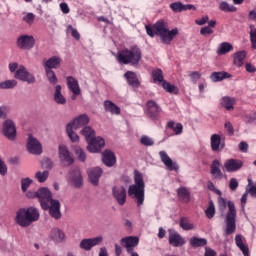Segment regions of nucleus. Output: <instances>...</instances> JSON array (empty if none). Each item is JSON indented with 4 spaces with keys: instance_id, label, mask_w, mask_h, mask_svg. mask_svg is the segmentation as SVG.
Wrapping results in <instances>:
<instances>
[{
    "instance_id": "obj_51",
    "label": "nucleus",
    "mask_w": 256,
    "mask_h": 256,
    "mask_svg": "<svg viewBox=\"0 0 256 256\" xmlns=\"http://www.w3.org/2000/svg\"><path fill=\"white\" fill-rule=\"evenodd\" d=\"M250 41L252 49H256V28L254 25L250 26Z\"/></svg>"
},
{
    "instance_id": "obj_24",
    "label": "nucleus",
    "mask_w": 256,
    "mask_h": 256,
    "mask_svg": "<svg viewBox=\"0 0 256 256\" xmlns=\"http://www.w3.org/2000/svg\"><path fill=\"white\" fill-rule=\"evenodd\" d=\"M49 213L53 219H61V203L59 200H52L49 204Z\"/></svg>"
},
{
    "instance_id": "obj_41",
    "label": "nucleus",
    "mask_w": 256,
    "mask_h": 256,
    "mask_svg": "<svg viewBox=\"0 0 256 256\" xmlns=\"http://www.w3.org/2000/svg\"><path fill=\"white\" fill-rule=\"evenodd\" d=\"M190 245L191 247H193L194 249H197V247H205V245H207V239L205 238H199L197 236H193L190 239Z\"/></svg>"
},
{
    "instance_id": "obj_23",
    "label": "nucleus",
    "mask_w": 256,
    "mask_h": 256,
    "mask_svg": "<svg viewBox=\"0 0 256 256\" xmlns=\"http://www.w3.org/2000/svg\"><path fill=\"white\" fill-rule=\"evenodd\" d=\"M210 174L212 175L213 179H218L221 181L223 179V172L221 171V162L218 159L212 161L210 166Z\"/></svg>"
},
{
    "instance_id": "obj_14",
    "label": "nucleus",
    "mask_w": 256,
    "mask_h": 256,
    "mask_svg": "<svg viewBox=\"0 0 256 256\" xmlns=\"http://www.w3.org/2000/svg\"><path fill=\"white\" fill-rule=\"evenodd\" d=\"M27 149L32 155H41L43 153V145L32 135L28 137Z\"/></svg>"
},
{
    "instance_id": "obj_52",
    "label": "nucleus",
    "mask_w": 256,
    "mask_h": 256,
    "mask_svg": "<svg viewBox=\"0 0 256 256\" xmlns=\"http://www.w3.org/2000/svg\"><path fill=\"white\" fill-rule=\"evenodd\" d=\"M140 143L145 147H153V145H155V141H153V139H151L149 136H142Z\"/></svg>"
},
{
    "instance_id": "obj_55",
    "label": "nucleus",
    "mask_w": 256,
    "mask_h": 256,
    "mask_svg": "<svg viewBox=\"0 0 256 256\" xmlns=\"http://www.w3.org/2000/svg\"><path fill=\"white\" fill-rule=\"evenodd\" d=\"M218 207H219V211H221V213H223L225 211V209H227V200H225V198L220 196L218 198Z\"/></svg>"
},
{
    "instance_id": "obj_54",
    "label": "nucleus",
    "mask_w": 256,
    "mask_h": 256,
    "mask_svg": "<svg viewBox=\"0 0 256 256\" xmlns=\"http://www.w3.org/2000/svg\"><path fill=\"white\" fill-rule=\"evenodd\" d=\"M170 9L174 11V13H181L183 11V3L181 2H174L170 4Z\"/></svg>"
},
{
    "instance_id": "obj_8",
    "label": "nucleus",
    "mask_w": 256,
    "mask_h": 256,
    "mask_svg": "<svg viewBox=\"0 0 256 256\" xmlns=\"http://www.w3.org/2000/svg\"><path fill=\"white\" fill-rule=\"evenodd\" d=\"M145 115L151 121H159L161 119V107L157 102L149 100L146 103Z\"/></svg>"
},
{
    "instance_id": "obj_58",
    "label": "nucleus",
    "mask_w": 256,
    "mask_h": 256,
    "mask_svg": "<svg viewBox=\"0 0 256 256\" xmlns=\"http://www.w3.org/2000/svg\"><path fill=\"white\" fill-rule=\"evenodd\" d=\"M224 128L226 129L228 135H235V129L233 128V124H231V122L227 121L224 124Z\"/></svg>"
},
{
    "instance_id": "obj_11",
    "label": "nucleus",
    "mask_w": 256,
    "mask_h": 256,
    "mask_svg": "<svg viewBox=\"0 0 256 256\" xmlns=\"http://www.w3.org/2000/svg\"><path fill=\"white\" fill-rule=\"evenodd\" d=\"M15 79H19L20 81H24L25 83H28L29 85L35 83L36 79L33 74H31L29 71H27V68L24 66H19L17 71L14 74Z\"/></svg>"
},
{
    "instance_id": "obj_13",
    "label": "nucleus",
    "mask_w": 256,
    "mask_h": 256,
    "mask_svg": "<svg viewBox=\"0 0 256 256\" xmlns=\"http://www.w3.org/2000/svg\"><path fill=\"white\" fill-rule=\"evenodd\" d=\"M101 243H103V236L85 238L81 240L79 247L84 251H91L93 247H97V245H101Z\"/></svg>"
},
{
    "instance_id": "obj_21",
    "label": "nucleus",
    "mask_w": 256,
    "mask_h": 256,
    "mask_svg": "<svg viewBox=\"0 0 256 256\" xmlns=\"http://www.w3.org/2000/svg\"><path fill=\"white\" fill-rule=\"evenodd\" d=\"M70 179L77 189L83 186V175H81V170L75 167L70 171Z\"/></svg>"
},
{
    "instance_id": "obj_40",
    "label": "nucleus",
    "mask_w": 256,
    "mask_h": 256,
    "mask_svg": "<svg viewBox=\"0 0 256 256\" xmlns=\"http://www.w3.org/2000/svg\"><path fill=\"white\" fill-rule=\"evenodd\" d=\"M179 226L184 231H193L195 229V224L191 223V220L187 217L180 218Z\"/></svg>"
},
{
    "instance_id": "obj_22",
    "label": "nucleus",
    "mask_w": 256,
    "mask_h": 256,
    "mask_svg": "<svg viewBox=\"0 0 256 256\" xmlns=\"http://www.w3.org/2000/svg\"><path fill=\"white\" fill-rule=\"evenodd\" d=\"M43 67L44 71H53V69H59V67H61V58L58 56H52L43 62Z\"/></svg>"
},
{
    "instance_id": "obj_28",
    "label": "nucleus",
    "mask_w": 256,
    "mask_h": 256,
    "mask_svg": "<svg viewBox=\"0 0 256 256\" xmlns=\"http://www.w3.org/2000/svg\"><path fill=\"white\" fill-rule=\"evenodd\" d=\"M125 79L127 80L128 85L130 87H134V89H139L141 82H139V78H137V74L133 71H127L124 74Z\"/></svg>"
},
{
    "instance_id": "obj_62",
    "label": "nucleus",
    "mask_w": 256,
    "mask_h": 256,
    "mask_svg": "<svg viewBox=\"0 0 256 256\" xmlns=\"http://www.w3.org/2000/svg\"><path fill=\"white\" fill-rule=\"evenodd\" d=\"M42 167H44V169H51V167H53V161L49 158H44L42 160Z\"/></svg>"
},
{
    "instance_id": "obj_29",
    "label": "nucleus",
    "mask_w": 256,
    "mask_h": 256,
    "mask_svg": "<svg viewBox=\"0 0 256 256\" xmlns=\"http://www.w3.org/2000/svg\"><path fill=\"white\" fill-rule=\"evenodd\" d=\"M67 86L70 91H72L73 95H81V88L79 87V81L72 76H68L66 78Z\"/></svg>"
},
{
    "instance_id": "obj_18",
    "label": "nucleus",
    "mask_w": 256,
    "mask_h": 256,
    "mask_svg": "<svg viewBox=\"0 0 256 256\" xmlns=\"http://www.w3.org/2000/svg\"><path fill=\"white\" fill-rule=\"evenodd\" d=\"M112 195L113 197H115L117 203L121 206L125 205V203L127 202V190L123 186L120 188L114 186L112 188Z\"/></svg>"
},
{
    "instance_id": "obj_12",
    "label": "nucleus",
    "mask_w": 256,
    "mask_h": 256,
    "mask_svg": "<svg viewBox=\"0 0 256 256\" xmlns=\"http://www.w3.org/2000/svg\"><path fill=\"white\" fill-rule=\"evenodd\" d=\"M3 134L9 139V141H15L17 139V128L13 120L7 119L3 123Z\"/></svg>"
},
{
    "instance_id": "obj_45",
    "label": "nucleus",
    "mask_w": 256,
    "mask_h": 256,
    "mask_svg": "<svg viewBox=\"0 0 256 256\" xmlns=\"http://www.w3.org/2000/svg\"><path fill=\"white\" fill-rule=\"evenodd\" d=\"M81 133L85 137L87 143L89 142L90 139L95 137V130H93V128L89 126L84 127Z\"/></svg>"
},
{
    "instance_id": "obj_10",
    "label": "nucleus",
    "mask_w": 256,
    "mask_h": 256,
    "mask_svg": "<svg viewBox=\"0 0 256 256\" xmlns=\"http://www.w3.org/2000/svg\"><path fill=\"white\" fill-rule=\"evenodd\" d=\"M122 247H125L127 253H130L131 256H139L137 252H134L133 249L139 245V238L135 236L124 237L120 240Z\"/></svg>"
},
{
    "instance_id": "obj_59",
    "label": "nucleus",
    "mask_w": 256,
    "mask_h": 256,
    "mask_svg": "<svg viewBox=\"0 0 256 256\" xmlns=\"http://www.w3.org/2000/svg\"><path fill=\"white\" fill-rule=\"evenodd\" d=\"M23 21H25V23H28V25H33V21H35V14L28 13L23 17Z\"/></svg>"
},
{
    "instance_id": "obj_7",
    "label": "nucleus",
    "mask_w": 256,
    "mask_h": 256,
    "mask_svg": "<svg viewBox=\"0 0 256 256\" xmlns=\"http://www.w3.org/2000/svg\"><path fill=\"white\" fill-rule=\"evenodd\" d=\"M36 197L37 199H39L41 208L44 211H49V205H51V202L54 201L51 190L48 188L42 187L38 191H36Z\"/></svg>"
},
{
    "instance_id": "obj_33",
    "label": "nucleus",
    "mask_w": 256,
    "mask_h": 256,
    "mask_svg": "<svg viewBox=\"0 0 256 256\" xmlns=\"http://www.w3.org/2000/svg\"><path fill=\"white\" fill-rule=\"evenodd\" d=\"M104 109L108 113H111L112 115H121V108L117 106L113 101L105 100L104 101Z\"/></svg>"
},
{
    "instance_id": "obj_20",
    "label": "nucleus",
    "mask_w": 256,
    "mask_h": 256,
    "mask_svg": "<svg viewBox=\"0 0 256 256\" xmlns=\"http://www.w3.org/2000/svg\"><path fill=\"white\" fill-rule=\"evenodd\" d=\"M168 241L172 247H183L185 245V238L181 237L176 231L169 232Z\"/></svg>"
},
{
    "instance_id": "obj_25",
    "label": "nucleus",
    "mask_w": 256,
    "mask_h": 256,
    "mask_svg": "<svg viewBox=\"0 0 256 256\" xmlns=\"http://www.w3.org/2000/svg\"><path fill=\"white\" fill-rule=\"evenodd\" d=\"M88 124L89 116H87V114L79 115L71 123H68V125H71V127L74 128L75 131H77V129H81V127H85V125Z\"/></svg>"
},
{
    "instance_id": "obj_36",
    "label": "nucleus",
    "mask_w": 256,
    "mask_h": 256,
    "mask_svg": "<svg viewBox=\"0 0 256 256\" xmlns=\"http://www.w3.org/2000/svg\"><path fill=\"white\" fill-rule=\"evenodd\" d=\"M221 105L226 111H233L235 105V98L224 96L221 100Z\"/></svg>"
},
{
    "instance_id": "obj_9",
    "label": "nucleus",
    "mask_w": 256,
    "mask_h": 256,
    "mask_svg": "<svg viewBox=\"0 0 256 256\" xmlns=\"http://www.w3.org/2000/svg\"><path fill=\"white\" fill-rule=\"evenodd\" d=\"M58 157L60 162L64 165V167H71L73 163H75V159L73 158V154L69 151L67 146L61 144L58 147Z\"/></svg>"
},
{
    "instance_id": "obj_19",
    "label": "nucleus",
    "mask_w": 256,
    "mask_h": 256,
    "mask_svg": "<svg viewBox=\"0 0 256 256\" xmlns=\"http://www.w3.org/2000/svg\"><path fill=\"white\" fill-rule=\"evenodd\" d=\"M159 157L162 161V163L167 167L168 171H179V165L177 162H173L171 157L167 154L165 151L159 152Z\"/></svg>"
},
{
    "instance_id": "obj_50",
    "label": "nucleus",
    "mask_w": 256,
    "mask_h": 256,
    "mask_svg": "<svg viewBox=\"0 0 256 256\" xmlns=\"http://www.w3.org/2000/svg\"><path fill=\"white\" fill-rule=\"evenodd\" d=\"M75 154L82 163H85L87 160V154H85V150H83L81 147H76Z\"/></svg>"
},
{
    "instance_id": "obj_37",
    "label": "nucleus",
    "mask_w": 256,
    "mask_h": 256,
    "mask_svg": "<svg viewBox=\"0 0 256 256\" xmlns=\"http://www.w3.org/2000/svg\"><path fill=\"white\" fill-rule=\"evenodd\" d=\"M231 77V74L227 72H213L210 75V79L213 83H219V81H223L224 79H229Z\"/></svg>"
},
{
    "instance_id": "obj_2",
    "label": "nucleus",
    "mask_w": 256,
    "mask_h": 256,
    "mask_svg": "<svg viewBox=\"0 0 256 256\" xmlns=\"http://www.w3.org/2000/svg\"><path fill=\"white\" fill-rule=\"evenodd\" d=\"M128 196L136 199L137 207H141L145 203V180L143 173L139 170L134 171V184L129 186Z\"/></svg>"
},
{
    "instance_id": "obj_64",
    "label": "nucleus",
    "mask_w": 256,
    "mask_h": 256,
    "mask_svg": "<svg viewBox=\"0 0 256 256\" xmlns=\"http://www.w3.org/2000/svg\"><path fill=\"white\" fill-rule=\"evenodd\" d=\"M195 23H196V25L203 26V25H205L206 23H209V16H208V15H205V16H203L201 19H196V20H195Z\"/></svg>"
},
{
    "instance_id": "obj_32",
    "label": "nucleus",
    "mask_w": 256,
    "mask_h": 256,
    "mask_svg": "<svg viewBox=\"0 0 256 256\" xmlns=\"http://www.w3.org/2000/svg\"><path fill=\"white\" fill-rule=\"evenodd\" d=\"M210 145L212 151H219V148L223 149L225 143H221V136L219 134H212L210 138Z\"/></svg>"
},
{
    "instance_id": "obj_15",
    "label": "nucleus",
    "mask_w": 256,
    "mask_h": 256,
    "mask_svg": "<svg viewBox=\"0 0 256 256\" xmlns=\"http://www.w3.org/2000/svg\"><path fill=\"white\" fill-rule=\"evenodd\" d=\"M87 149L90 153H99L103 147H105V139L98 137H93L88 142Z\"/></svg>"
},
{
    "instance_id": "obj_48",
    "label": "nucleus",
    "mask_w": 256,
    "mask_h": 256,
    "mask_svg": "<svg viewBox=\"0 0 256 256\" xmlns=\"http://www.w3.org/2000/svg\"><path fill=\"white\" fill-rule=\"evenodd\" d=\"M45 73L49 83H51V85H57L58 80H57V75H55V71L45 70Z\"/></svg>"
},
{
    "instance_id": "obj_56",
    "label": "nucleus",
    "mask_w": 256,
    "mask_h": 256,
    "mask_svg": "<svg viewBox=\"0 0 256 256\" xmlns=\"http://www.w3.org/2000/svg\"><path fill=\"white\" fill-rule=\"evenodd\" d=\"M68 31H71V35L74 39H76V41H79V39H81V34L79 33V31H77V29L73 28L72 25L68 26Z\"/></svg>"
},
{
    "instance_id": "obj_34",
    "label": "nucleus",
    "mask_w": 256,
    "mask_h": 256,
    "mask_svg": "<svg viewBox=\"0 0 256 256\" xmlns=\"http://www.w3.org/2000/svg\"><path fill=\"white\" fill-rule=\"evenodd\" d=\"M177 195L180 201L183 203H189L191 201V192L186 187H180L177 189Z\"/></svg>"
},
{
    "instance_id": "obj_57",
    "label": "nucleus",
    "mask_w": 256,
    "mask_h": 256,
    "mask_svg": "<svg viewBox=\"0 0 256 256\" xmlns=\"http://www.w3.org/2000/svg\"><path fill=\"white\" fill-rule=\"evenodd\" d=\"M189 77L192 83H197V81L201 79V73H199L198 71L190 72Z\"/></svg>"
},
{
    "instance_id": "obj_17",
    "label": "nucleus",
    "mask_w": 256,
    "mask_h": 256,
    "mask_svg": "<svg viewBox=\"0 0 256 256\" xmlns=\"http://www.w3.org/2000/svg\"><path fill=\"white\" fill-rule=\"evenodd\" d=\"M17 45L20 49H33L35 47V38L29 35H21L17 39Z\"/></svg>"
},
{
    "instance_id": "obj_46",
    "label": "nucleus",
    "mask_w": 256,
    "mask_h": 256,
    "mask_svg": "<svg viewBox=\"0 0 256 256\" xmlns=\"http://www.w3.org/2000/svg\"><path fill=\"white\" fill-rule=\"evenodd\" d=\"M35 178L39 183H45L49 179V171L45 170L43 172L38 171L35 174Z\"/></svg>"
},
{
    "instance_id": "obj_26",
    "label": "nucleus",
    "mask_w": 256,
    "mask_h": 256,
    "mask_svg": "<svg viewBox=\"0 0 256 256\" xmlns=\"http://www.w3.org/2000/svg\"><path fill=\"white\" fill-rule=\"evenodd\" d=\"M103 175V169L99 167L92 168L91 170L88 171V177L90 180V183L97 187L99 185V179Z\"/></svg>"
},
{
    "instance_id": "obj_27",
    "label": "nucleus",
    "mask_w": 256,
    "mask_h": 256,
    "mask_svg": "<svg viewBox=\"0 0 256 256\" xmlns=\"http://www.w3.org/2000/svg\"><path fill=\"white\" fill-rule=\"evenodd\" d=\"M102 162L106 167H113L115 163H117V157H115V153L111 150H105L102 153Z\"/></svg>"
},
{
    "instance_id": "obj_39",
    "label": "nucleus",
    "mask_w": 256,
    "mask_h": 256,
    "mask_svg": "<svg viewBox=\"0 0 256 256\" xmlns=\"http://www.w3.org/2000/svg\"><path fill=\"white\" fill-rule=\"evenodd\" d=\"M245 57H247V52L246 51H240L236 52L234 54V65L237 67H243V63L245 62Z\"/></svg>"
},
{
    "instance_id": "obj_6",
    "label": "nucleus",
    "mask_w": 256,
    "mask_h": 256,
    "mask_svg": "<svg viewBox=\"0 0 256 256\" xmlns=\"http://www.w3.org/2000/svg\"><path fill=\"white\" fill-rule=\"evenodd\" d=\"M152 79L154 83H160L168 93H174V95H177L179 93V89L177 86L165 81L163 77V70L157 68L152 71Z\"/></svg>"
},
{
    "instance_id": "obj_44",
    "label": "nucleus",
    "mask_w": 256,
    "mask_h": 256,
    "mask_svg": "<svg viewBox=\"0 0 256 256\" xmlns=\"http://www.w3.org/2000/svg\"><path fill=\"white\" fill-rule=\"evenodd\" d=\"M73 129H75V128H72L71 124H67L66 133H67L69 139L72 141V143H79V135H77V133H75L73 131Z\"/></svg>"
},
{
    "instance_id": "obj_43",
    "label": "nucleus",
    "mask_w": 256,
    "mask_h": 256,
    "mask_svg": "<svg viewBox=\"0 0 256 256\" xmlns=\"http://www.w3.org/2000/svg\"><path fill=\"white\" fill-rule=\"evenodd\" d=\"M219 9L220 11H224V13H236L237 11V7H235L234 5H230L226 1H222L219 4Z\"/></svg>"
},
{
    "instance_id": "obj_49",
    "label": "nucleus",
    "mask_w": 256,
    "mask_h": 256,
    "mask_svg": "<svg viewBox=\"0 0 256 256\" xmlns=\"http://www.w3.org/2000/svg\"><path fill=\"white\" fill-rule=\"evenodd\" d=\"M15 87H17V82L15 80L0 82V89H13Z\"/></svg>"
},
{
    "instance_id": "obj_4",
    "label": "nucleus",
    "mask_w": 256,
    "mask_h": 256,
    "mask_svg": "<svg viewBox=\"0 0 256 256\" xmlns=\"http://www.w3.org/2000/svg\"><path fill=\"white\" fill-rule=\"evenodd\" d=\"M35 221H39V210L37 208H20L16 211L15 223L20 227H29Z\"/></svg>"
},
{
    "instance_id": "obj_60",
    "label": "nucleus",
    "mask_w": 256,
    "mask_h": 256,
    "mask_svg": "<svg viewBox=\"0 0 256 256\" xmlns=\"http://www.w3.org/2000/svg\"><path fill=\"white\" fill-rule=\"evenodd\" d=\"M249 193L252 197H256V186L253 185L251 178H248Z\"/></svg>"
},
{
    "instance_id": "obj_5",
    "label": "nucleus",
    "mask_w": 256,
    "mask_h": 256,
    "mask_svg": "<svg viewBox=\"0 0 256 256\" xmlns=\"http://www.w3.org/2000/svg\"><path fill=\"white\" fill-rule=\"evenodd\" d=\"M237 219V209L235 208V203L233 201H228V213L226 215V235H233L235 229H237V224L235 220Z\"/></svg>"
},
{
    "instance_id": "obj_35",
    "label": "nucleus",
    "mask_w": 256,
    "mask_h": 256,
    "mask_svg": "<svg viewBox=\"0 0 256 256\" xmlns=\"http://www.w3.org/2000/svg\"><path fill=\"white\" fill-rule=\"evenodd\" d=\"M233 51V45L229 42L220 43L216 53L217 55H227V53H231Z\"/></svg>"
},
{
    "instance_id": "obj_3",
    "label": "nucleus",
    "mask_w": 256,
    "mask_h": 256,
    "mask_svg": "<svg viewBox=\"0 0 256 256\" xmlns=\"http://www.w3.org/2000/svg\"><path fill=\"white\" fill-rule=\"evenodd\" d=\"M143 59V53L139 46H131L130 49H123L117 52L116 60L120 65H139Z\"/></svg>"
},
{
    "instance_id": "obj_61",
    "label": "nucleus",
    "mask_w": 256,
    "mask_h": 256,
    "mask_svg": "<svg viewBox=\"0 0 256 256\" xmlns=\"http://www.w3.org/2000/svg\"><path fill=\"white\" fill-rule=\"evenodd\" d=\"M7 113H9V106H1L0 119H7Z\"/></svg>"
},
{
    "instance_id": "obj_47",
    "label": "nucleus",
    "mask_w": 256,
    "mask_h": 256,
    "mask_svg": "<svg viewBox=\"0 0 256 256\" xmlns=\"http://www.w3.org/2000/svg\"><path fill=\"white\" fill-rule=\"evenodd\" d=\"M205 215L207 219H213V217H215V203H213L212 200L209 202V205L205 210Z\"/></svg>"
},
{
    "instance_id": "obj_16",
    "label": "nucleus",
    "mask_w": 256,
    "mask_h": 256,
    "mask_svg": "<svg viewBox=\"0 0 256 256\" xmlns=\"http://www.w3.org/2000/svg\"><path fill=\"white\" fill-rule=\"evenodd\" d=\"M243 168V161L240 159H228L224 162V169L227 173H235Z\"/></svg>"
},
{
    "instance_id": "obj_63",
    "label": "nucleus",
    "mask_w": 256,
    "mask_h": 256,
    "mask_svg": "<svg viewBox=\"0 0 256 256\" xmlns=\"http://www.w3.org/2000/svg\"><path fill=\"white\" fill-rule=\"evenodd\" d=\"M0 175H7V164L0 158Z\"/></svg>"
},
{
    "instance_id": "obj_38",
    "label": "nucleus",
    "mask_w": 256,
    "mask_h": 256,
    "mask_svg": "<svg viewBox=\"0 0 256 256\" xmlns=\"http://www.w3.org/2000/svg\"><path fill=\"white\" fill-rule=\"evenodd\" d=\"M61 85H57L54 92V101L55 103H58V105H65L67 103V99H65V96L61 94Z\"/></svg>"
},
{
    "instance_id": "obj_1",
    "label": "nucleus",
    "mask_w": 256,
    "mask_h": 256,
    "mask_svg": "<svg viewBox=\"0 0 256 256\" xmlns=\"http://www.w3.org/2000/svg\"><path fill=\"white\" fill-rule=\"evenodd\" d=\"M146 33L149 35V37H160L162 43L164 45H171V41L179 35V29L174 28L172 30H169V25L165 20H158L153 27L146 25L145 26Z\"/></svg>"
},
{
    "instance_id": "obj_30",
    "label": "nucleus",
    "mask_w": 256,
    "mask_h": 256,
    "mask_svg": "<svg viewBox=\"0 0 256 256\" xmlns=\"http://www.w3.org/2000/svg\"><path fill=\"white\" fill-rule=\"evenodd\" d=\"M235 243H236V246L238 247V249H240V251L243 253L244 256H250L249 246H247V244H245V242L243 240V236L241 234H237L235 236Z\"/></svg>"
},
{
    "instance_id": "obj_31",
    "label": "nucleus",
    "mask_w": 256,
    "mask_h": 256,
    "mask_svg": "<svg viewBox=\"0 0 256 256\" xmlns=\"http://www.w3.org/2000/svg\"><path fill=\"white\" fill-rule=\"evenodd\" d=\"M50 239L55 243H62V241H65V232L59 228H52L50 232Z\"/></svg>"
},
{
    "instance_id": "obj_42",
    "label": "nucleus",
    "mask_w": 256,
    "mask_h": 256,
    "mask_svg": "<svg viewBox=\"0 0 256 256\" xmlns=\"http://www.w3.org/2000/svg\"><path fill=\"white\" fill-rule=\"evenodd\" d=\"M167 127L168 129H172L175 135H181V133H183V124L181 123L175 124V121H169Z\"/></svg>"
},
{
    "instance_id": "obj_53",
    "label": "nucleus",
    "mask_w": 256,
    "mask_h": 256,
    "mask_svg": "<svg viewBox=\"0 0 256 256\" xmlns=\"http://www.w3.org/2000/svg\"><path fill=\"white\" fill-rule=\"evenodd\" d=\"M33 183V180L30 178H23L21 180V188L23 193H26V191L29 189V186Z\"/></svg>"
}]
</instances>
